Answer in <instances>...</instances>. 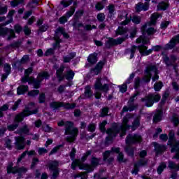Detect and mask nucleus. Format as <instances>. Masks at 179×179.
I'll use <instances>...</instances> for the list:
<instances>
[{
  "label": "nucleus",
  "mask_w": 179,
  "mask_h": 179,
  "mask_svg": "<svg viewBox=\"0 0 179 179\" xmlns=\"http://www.w3.org/2000/svg\"><path fill=\"white\" fill-rule=\"evenodd\" d=\"M23 31H24L25 36H30V34L31 33L30 28H29V26H27V25L24 27Z\"/></svg>",
  "instance_id": "obj_61"
},
{
  "label": "nucleus",
  "mask_w": 179,
  "mask_h": 179,
  "mask_svg": "<svg viewBox=\"0 0 179 179\" xmlns=\"http://www.w3.org/2000/svg\"><path fill=\"white\" fill-rule=\"evenodd\" d=\"M15 145L17 150H22L24 149V138L23 137H15Z\"/></svg>",
  "instance_id": "obj_23"
},
{
  "label": "nucleus",
  "mask_w": 179,
  "mask_h": 179,
  "mask_svg": "<svg viewBox=\"0 0 179 179\" xmlns=\"http://www.w3.org/2000/svg\"><path fill=\"white\" fill-rule=\"evenodd\" d=\"M37 109L34 110H30L29 108H26L22 113L17 115L15 118V123L9 124L7 126L6 131H13L15 129H17L19 127V122H22V121L24 119V117H29V115H31V114H36Z\"/></svg>",
  "instance_id": "obj_5"
},
{
  "label": "nucleus",
  "mask_w": 179,
  "mask_h": 179,
  "mask_svg": "<svg viewBox=\"0 0 179 179\" xmlns=\"http://www.w3.org/2000/svg\"><path fill=\"white\" fill-rule=\"evenodd\" d=\"M129 118H132V115L127 114L123 117V124L122 125L118 126V124H114L111 128L107 129L106 134L108 136L106 138L105 145L108 146V145L113 143V140L117 136V134H120L121 138L127 135V129H129L130 127L128 125Z\"/></svg>",
  "instance_id": "obj_2"
},
{
  "label": "nucleus",
  "mask_w": 179,
  "mask_h": 179,
  "mask_svg": "<svg viewBox=\"0 0 179 179\" xmlns=\"http://www.w3.org/2000/svg\"><path fill=\"white\" fill-rule=\"evenodd\" d=\"M128 29L124 27H119L116 34L117 36H125V37L122 38H118L117 39H114L113 38H110L106 42V48H111L113 45H118V44H122L123 41H125L127 38H128Z\"/></svg>",
  "instance_id": "obj_4"
},
{
  "label": "nucleus",
  "mask_w": 179,
  "mask_h": 179,
  "mask_svg": "<svg viewBox=\"0 0 179 179\" xmlns=\"http://www.w3.org/2000/svg\"><path fill=\"white\" fill-rule=\"evenodd\" d=\"M87 61L90 64H96V62H97V53L94 52L90 55L87 58Z\"/></svg>",
  "instance_id": "obj_32"
},
{
  "label": "nucleus",
  "mask_w": 179,
  "mask_h": 179,
  "mask_svg": "<svg viewBox=\"0 0 179 179\" xmlns=\"http://www.w3.org/2000/svg\"><path fill=\"white\" fill-rule=\"evenodd\" d=\"M96 19L101 23H103V22H104V20H106V15H104V13H99L96 15Z\"/></svg>",
  "instance_id": "obj_40"
},
{
  "label": "nucleus",
  "mask_w": 179,
  "mask_h": 179,
  "mask_svg": "<svg viewBox=\"0 0 179 179\" xmlns=\"http://www.w3.org/2000/svg\"><path fill=\"white\" fill-rule=\"evenodd\" d=\"M55 38L56 43H55L53 48L54 50H57V48H59V43H61L62 40L59 39V38L56 37L55 35Z\"/></svg>",
  "instance_id": "obj_54"
},
{
  "label": "nucleus",
  "mask_w": 179,
  "mask_h": 179,
  "mask_svg": "<svg viewBox=\"0 0 179 179\" xmlns=\"http://www.w3.org/2000/svg\"><path fill=\"white\" fill-rule=\"evenodd\" d=\"M62 36L64 37V38H69V35L65 32V29L62 27H59L56 29L55 35V37H57V38H59V36Z\"/></svg>",
  "instance_id": "obj_27"
},
{
  "label": "nucleus",
  "mask_w": 179,
  "mask_h": 179,
  "mask_svg": "<svg viewBox=\"0 0 179 179\" xmlns=\"http://www.w3.org/2000/svg\"><path fill=\"white\" fill-rule=\"evenodd\" d=\"M48 78H50V74H48V72L43 71L38 73V77L36 79L32 78L31 82H32L35 89H38L41 86V82H43L44 79H48Z\"/></svg>",
  "instance_id": "obj_12"
},
{
  "label": "nucleus",
  "mask_w": 179,
  "mask_h": 179,
  "mask_svg": "<svg viewBox=\"0 0 179 179\" xmlns=\"http://www.w3.org/2000/svg\"><path fill=\"white\" fill-rule=\"evenodd\" d=\"M160 16L162 15L157 13H155L151 15L150 21L149 22H147L145 24L143 25V27H141V31L143 36H145L146 33L147 34H148V36H150L151 34H155V33H156V30H155V28L150 27L148 29V26H153L156 24V20H157V19H159Z\"/></svg>",
  "instance_id": "obj_7"
},
{
  "label": "nucleus",
  "mask_w": 179,
  "mask_h": 179,
  "mask_svg": "<svg viewBox=\"0 0 179 179\" xmlns=\"http://www.w3.org/2000/svg\"><path fill=\"white\" fill-rule=\"evenodd\" d=\"M38 101L41 103H45V94L42 93L39 95Z\"/></svg>",
  "instance_id": "obj_62"
},
{
  "label": "nucleus",
  "mask_w": 179,
  "mask_h": 179,
  "mask_svg": "<svg viewBox=\"0 0 179 179\" xmlns=\"http://www.w3.org/2000/svg\"><path fill=\"white\" fill-rule=\"evenodd\" d=\"M87 128L90 132H94L96 131V124L91 123L88 125Z\"/></svg>",
  "instance_id": "obj_58"
},
{
  "label": "nucleus",
  "mask_w": 179,
  "mask_h": 179,
  "mask_svg": "<svg viewBox=\"0 0 179 179\" xmlns=\"http://www.w3.org/2000/svg\"><path fill=\"white\" fill-rule=\"evenodd\" d=\"M106 125H107V121L103 120L101 123L99 124V129L103 134L106 132Z\"/></svg>",
  "instance_id": "obj_44"
},
{
  "label": "nucleus",
  "mask_w": 179,
  "mask_h": 179,
  "mask_svg": "<svg viewBox=\"0 0 179 179\" xmlns=\"http://www.w3.org/2000/svg\"><path fill=\"white\" fill-rule=\"evenodd\" d=\"M113 152L118 153L117 160L120 162V163H125V159H124V154L120 152V148H112L111 151H106L103 153V160H108L109 163H111V162L114 160V158L110 157V155H111Z\"/></svg>",
  "instance_id": "obj_11"
},
{
  "label": "nucleus",
  "mask_w": 179,
  "mask_h": 179,
  "mask_svg": "<svg viewBox=\"0 0 179 179\" xmlns=\"http://www.w3.org/2000/svg\"><path fill=\"white\" fill-rule=\"evenodd\" d=\"M148 163V161L145 159H140L138 162L134 164V169L131 171L132 174H138L139 173V167L142 166H146V164Z\"/></svg>",
  "instance_id": "obj_22"
},
{
  "label": "nucleus",
  "mask_w": 179,
  "mask_h": 179,
  "mask_svg": "<svg viewBox=\"0 0 179 179\" xmlns=\"http://www.w3.org/2000/svg\"><path fill=\"white\" fill-rule=\"evenodd\" d=\"M136 43H143V45L138 46V50L141 55L146 56L149 55V54H152L153 50L160 51V50H173V48H175L177 45V43H179V34L171 40L169 43H166L164 47H162L161 45H156L154 46L152 49H149L148 50V47L145 45V44H148V43H149V40H148V38H145L144 36H140L138 38H137Z\"/></svg>",
  "instance_id": "obj_1"
},
{
  "label": "nucleus",
  "mask_w": 179,
  "mask_h": 179,
  "mask_svg": "<svg viewBox=\"0 0 179 179\" xmlns=\"http://www.w3.org/2000/svg\"><path fill=\"white\" fill-rule=\"evenodd\" d=\"M152 75L154 76L152 78V82H156V80H159V70H157V66H156L155 72H151Z\"/></svg>",
  "instance_id": "obj_41"
},
{
  "label": "nucleus",
  "mask_w": 179,
  "mask_h": 179,
  "mask_svg": "<svg viewBox=\"0 0 179 179\" xmlns=\"http://www.w3.org/2000/svg\"><path fill=\"white\" fill-rule=\"evenodd\" d=\"M128 51L130 52V59H132V58L135 55V52L136 51V47L132 46L131 49H129Z\"/></svg>",
  "instance_id": "obj_51"
},
{
  "label": "nucleus",
  "mask_w": 179,
  "mask_h": 179,
  "mask_svg": "<svg viewBox=\"0 0 179 179\" xmlns=\"http://www.w3.org/2000/svg\"><path fill=\"white\" fill-rule=\"evenodd\" d=\"M139 142H142V137L138 134H129L127 136L126 143L127 146L125 148V152H127L129 156H134V152H135L134 148L131 147L130 145L139 143Z\"/></svg>",
  "instance_id": "obj_6"
},
{
  "label": "nucleus",
  "mask_w": 179,
  "mask_h": 179,
  "mask_svg": "<svg viewBox=\"0 0 179 179\" xmlns=\"http://www.w3.org/2000/svg\"><path fill=\"white\" fill-rule=\"evenodd\" d=\"M108 10L109 12V14L108 15V17H113L114 15V12H115V7L113 4H110L108 6Z\"/></svg>",
  "instance_id": "obj_36"
},
{
  "label": "nucleus",
  "mask_w": 179,
  "mask_h": 179,
  "mask_svg": "<svg viewBox=\"0 0 179 179\" xmlns=\"http://www.w3.org/2000/svg\"><path fill=\"white\" fill-rule=\"evenodd\" d=\"M79 178H80L81 179H87V173L86 172H81L74 176L75 179Z\"/></svg>",
  "instance_id": "obj_39"
},
{
  "label": "nucleus",
  "mask_w": 179,
  "mask_h": 179,
  "mask_svg": "<svg viewBox=\"0 0 179 179\" xmlns=\"http://www.w3.org/2000/svg\"><path fill=\"white\" fill-rule=\"evenodd\" d=\"M146 2L143 3H138L136 6V12H141V10H148L149 9V2L150 0H145Z\"/></svg>",
  "instance_id": "obj_24"
},
{
  "label": "nucleus",
  "mask_w": 179,
  "mask_h": 179,
  "mask_svg": "<svg viewBox=\"0 0 179 179\" xmlns=\"http://www.w3.org/2000/svg\"><path fill=\"white\" fill-rule=\"evenodd\" d=\"M169 136V138L168 145H170L171 146V153L176 152V155L173 157V159H176L177 160H179V141H176V139L174 138L173 131H170Z\"/></svg>",
  "instance_id": "obj_10"
},
{
  "label": "nucleus",
  "mask_w": 179,
  "mask_h": 179,
  "mask_svg": "<svg viewBox=\"0 0 179 179\" xmlns=\"http://www.w3.org/2000/svg\"><path fill=\"white\" fill-rule=\"evenodd\" d=\"M172 122H173V124L175 127H178L179 124V120L178 117L173 116L172 118Z\"/></svg>",
  "instance_id": "obj_64"
},
{
  "label": "nucleus",
  "mask_w": 179,
  "mask_h": 179,
  "mask_svg": "<svg viewBox=\"0 0 179 179\" xmlns=\"http://www.w3.org/2000/svg\"><path fill=\"white\" fill-rule=\"evenodd\" d=\"M14 30L15 31V33H20L23 30V28L19 24H16L14 26Z\"/></svg>",
  "instance_id": "obj_63"
},
{
  "label": "nucleus",
  "mask_w": 179,
  "mask_h": 179,
  "mask_svg": "<svg viewBox=\"0 0 179 179\" xmlns=\"http://www.w3.org/2000/svg\"><path fill=\"white\" fill-rule=\"evenodd\" d=\"M38 153L40 155V156L43 155H45V153H48V150L44 148H39L38 149Z\"/></svg>",
  "instance_id": "obj_55"
},
{
  "label": "nucleus",
  "mask_w": 179,
  "mask_h": 179,
  "mask_svg": "<svg viewBox=\"0 0 179 179\" xmlns=\"http://www.w3.org/2000/svg\"><path fill=\"white\" fill-rule=\"evenodd\" d=\"M93 92H92V90L90 89V86H87L85 87V97H82V99H89V97H92Z\"/></svg>",
  "instance_id": "obj_35"
},
{
  "label": "nucleus",
  "mask_w": 179,
  "mask_h": 179,
  "mask_svg": "<svg viewBox=\"0 0 179 179\" xmlns=\"http://www.w3.org/2000/svg\"><path fill=\"white\" fill-rule=\"evenodd\" d=\"M140 121H141V117H139L135 119L131 126L132 131H135V129H136V128L139 127Z\"/></svg>",
  "instance_id": "obj_37"
},
{
  "label": "nucleus",
  "mask_w": 179,
  "mask_h": 179,
  "mask_svg": "<svg viewBox=\"0 0 179 179\" xmlns=\"http://www.w3.org/2000/svg\"><path fill=\"white\" fill-rule=\"evenodd\" d=\"M57 125L58 127H63L64 125L65 128V135H70V136L66 138V141L70 143L74 142L75 139H76V136H78V132H79V131L78 129L73 127V123L69 121H61L57 123Z\"/></svg>",
  "instance_id": "obj_3"
},
{
  "label": "nucleus",
  "mask_w": 179,
  "mask_h": 179,
  "mask_svg": "<svg viewBox=\"0 0 179 179\" xmlns=\"http://www.w3.org/2000/svg\"><path fill=\"white\" fill-rule=\"evenodd\" d=\"M108 114V108H103L101 110V117H106Z\"/></svg>",
  "instance_id": "obj_60"
},
{
  "label": "nucleus",
  "mask_w": 179,
  "mask_h": 179,
  "mask_svg": "<svg viewBox=\"0 0 179 179\" xmlns=\"http://www.w3.org/2000/svg\"><path fill=\"white\" fill-rule=\"evenodd\" d=\"M76 10V8L75 7H71V9L69 11H68L66 13V17H71V16H72L73 15V13H75V11Z\"/></svg>",
  "instance_id": "obj_49"
},
{
  "label": "nucleus",
  "mask_w": 179,
  "mask_h": 179,
  "mask_svg": "<svg viewBox=\"0 0 179 179\" xmlns=\"http://www.w3.org/2000/svg\"><path fill=\"white\" fill-rule=\"evenodd\" d=\"M166 167H167V165L166 164V163L162 162L157 168V171L158 174H162V173H163V171H164V169H166Z\"/></svg>",
  "instance_id": "obj_38"
},
{
  "label": "nucleus",
  "mask_w": 179,
  "mask_h": 179,
  "mask_svg": "<svg viewBox=\"0 0 179 179\" xmlns=\"http://www.w3.org/2000/svg\"><path fill=\"white\" fill-rule=\"evenodd\" d=\"M154 146L157 155H162V153H163V152H164L167 149L166 145H161L157 143H155Z\"/></svg>",
  "instance_id": "obj_25"
},
{
  "label": "nucleus",
  "mask_w": 179,
  "mask_h": 179,
  "mask_svg": "<svg viewBox=\"0 0 179 179\" xmlns=\"http://www.w3.org/2000/svg\"><path fill=\"white\" fill-rule=\"evenodd\" d=\"M29 90V86L27 85H20L17 88V94L18 95L24 94L26 92Z\"/></svg>",
  "instance_id": "obj_30"
},
{
  "label": "nucleus",
  "mask_w": 179,
  "mask_h": 179,
  "mask_svg": "<svg viewBox=\"0 0 179 179\" xmlns=\"http://www.w3.org/2000/svg\"><path fill=\"white\" fill-rule=\"evenodd\" d=\"M163 117V110H159L156 112L153 117V121L155 122H160V120H162Z\"/></svg>",
  "instance_id": "obj_29"
},
{
  "label": "nucleus",
  "mask_w": 179,
  "mask_h": 179,
  "mask_svg": "<svg viewBox=\"0 0 179 179\" xmlns=\"http://www.w3.org/2000/svg\"><path fill=\"white\" fill-rule=\"evenodd\" d=\"M61 107H64L67 110H72L76 107L75 103H65L64 102H52L50 103V108L52 110H58V108H61Z\"/></svg>",
  "instance_id": "obj_14"
},
{
  "label": "nucleus",
  "mask_w": 179,
  "mask_h": 179,
  "mask_svg": "<svg viewBox=\"0 0 179 179\" xmlns=\"http://www.w3.org/2000/svg\"><path fill=\"white\" fill-rule=\"evenodd\" d=\"M33 78H30V76L25 74V76L22 78V83H26L27 82H31Z\"/></svg>",
  "instance_id": "obj_53"
},
{
  "label": "nucleus",
  "mask_w": 179,
  "mask_h": 179,
  "mask_svg": "<svg viewBox=\"0 0 179 179\" xmlns=\"http://www.w3.org/2000/svg\"><path fill=\"white\" fill-rule=\"evenodd\" d=\"M0 36L1 37H7V40H12L16 37L15 31L13 29H9L6 27H0Z\"/></svg>",
  "instance_id": "obj_16"
},
{
  "label": "nucleus",
  "mask_w": 179,
  "mask_h": 179,
  "mask_svg": "<svg viewBox=\"0 0 179 179\" xmlns=\"http://www.w3.org/2000/svg\"><path fill=\"white\" fill-rule=\"evenodd\" d=\"M164 62L166 64V66H171V65H174L173 63L171 58L169 57L166 55H163Z\"/></svg>",
  "instance_id": "obj_34"
},
{
  "label": "nucleus",
  "mask_w": 179,
  "mask_h": 179,
  "mask_svg": "<svg viewBox=\"0 0 179 179\" xmlns=\"http://www.w3.org/2000/svg\"><path fill=\"white\" fill-rule=\"evenodd\" d=\"M131 19L133 23H135L136 24H139V23H141V17L139 16L134 15Z\"/></svg>",
  "instance_id": "obj_46"
},
{
  "label": "nucleus",
  "mask_w": 179,
  "mask_h": 179,
  "mask_svg": "<svg viewBox=\"0 0 179 179\" xmlns=\"http://www.w3.org/2000/svg\"><path fill=\"white\" fill-rule=\"evenodd\" d=\"M39 93H40V90H34L29 92L28 96H30L31 97H34V96H38Z\"/></svg>",
  "instance_id": "obj_50"
},
{
  "label": "nucleus",
  "mask_w": 179,
  "mask_h": 179,
  "mask_svg": "<svg viewBox=\"0 0 179 179\" xmlns=\"http://www.w3.org/2000/svg\"><path fill=\"white\" fill-rule=\"evenodd\" d=\"M7 173H13V174H16L17 173L19 177H22V176H24V174H26L27 173V169L22 167H12L11 166H8L7 168Z\"/></svg>",
  "instance_id": "obj_19"
},
{
  "label": "nucleus",
  "mask_w": 179,
  "mask_h": 179,
  "mask_svg": "<svg viewBox=\"0 0 179 179\" xmlns=\"http://www.w3.org/2000/svg\"><path fill=\"white\" fill-rule=\"evenodd\" d=\"M64 69L65 66H61L56 71V76L59 82H62L64 79L72 80L73 76H75V73L72 70H68L66 71L65 74H64Z\"/></svg>",
  "instance_id": "obj_8"
},
{
  "label": "nucleus",
  "mask_w": 179,
  "mask_h": 179,
  "mask_svg": "<svg viewBox=\"0 0 179 179\" xmlns=\"http://www.w3.org/2000/svg\"><path fill=\"white\" fill-rule=\"evenodd\" d=\"M76 156V149L73 148L71 152H70V158L73 162L71 164L72 170H75L78 166L80 169V166H82V161H80V159H75Z\"/></svg>",
  "instance_id": "obj_17"
},
{
  "label": "nucleus",
  "mask_w": 179,
  "mask_h": 179,
  "mask_svg": "<svg viewBox=\"0 0 179 179\" xmlns=\"http://www.w3.org/2000/svg\"><path fill=\"white\" fill-rule=\"evenodd\" d=\"M76 57V52H71L68 56H64L63 57V61L65 63L71 62V59H73Z\"/></svg>",
  "instance_id": "obj_33"
},
{
  "label": "nucleus",
  "mask_w": 179,
  "mask_h": 179,
  "mask_svg": "<svg viewBox=\"0 0 179 179\" xmlns=\"http://www.w3.org/2000/svg\"><path fill=\"white\" fill-rule=\"evenodd\" d=\"M157 8L160 10H166V9H167V3L164 2L159 3Z\"/></svg>",
  "instance_id": "obj_45"
},
{
  "label": "nucleus",
  "mask_w": 179,
  "mask_h": 179,
  "mask_svg": "<svg viewBox=\"0 0 179 179\" xmlns=\"http://www.w3.org/2000/svg\"><path fill=\"white\" fill-rule=\"evenodd\" d=\"M59 166V162L57 160L51 161L48 163L49 170H50V171H53L52 176V179L57 178L59 174V170H58Z\"/></svg>",
  "instance_id": "obj_15"
},
{
  "label": "nucleus",
  "mask_w": 179,
  "mask_h": 179,
  "mask_svg": "<svg viewBox=\"0 0 179 179\" xmlns=\"http://www.w3.org/2000/svg\"><path fill=\"white\" fill-rule=\"evenodd\" d=\"M162 87H163V83L162 82L156 83L154 85V89L155 92H160V90H162Z\"/></svg>",
  "instance_id": "obj_43"
},
{
  "label": "nucleus",
  "mask_w": 179,
  "mask_h": 179,
  "mask_svg": "<svg viewBox=\"0 0 179 179\" xmlns=\"http://www.w3.org/2000/svg\"><path fill=\"white\" fill-rule=\"evenodd\" d=\"M152 72H156V65H150L148 66L145 71V76L143 77L144 82L149 83L150 82V79H152Z\"/></svg>",
  "instance_id": "obj_20"
},
{
  "label": "nucleus",
  "mask_w": 179,
  "mask_h": 179,
  "mask_svg": "<svg viewBox=\"0 0 179 179\" xmlns=\"http://www.w3.org/2000/svg\"><path fill=\"white\" fill-rule=\"evenodd\" d=\"M169 96H170V94H169V92H166L163 96H162V99L161 101V104L163 106V104H164V103H166V101L167 100V98L169 97Z\"/></svg>",
  "instance_id": "obj_52"
},
{
  "label": "nucleus",
  "mask_w": 179,
  "mask_h": 179,
  "mask_svg": "<svg viewBox=\"0 0 179 179\" xmlns=\"http://www.w3.org/2000/svg\"><path fill=\"white\" fill-rule=\"evenodd\" d=\"M99 163H100V159L92 157L91 159V165L82 163L80 169L81 170H86V171L90 173V171H93V170H94V167H97V166H99Z\"/></svg>",
  "instance_id": "obj_13"
},
{
  "label": "nucleus",
  "mask_w": 179,
  "mask_h": 179,
  "mask_svg": "<svg viewBox=\"0 0 179 179\" xmlns=\"http://www.w3.org/2000/svg\"><path fill=\"white\" fill-rule=\"evenodd\" d=\"M15 10H12L9 11L7 17L8 18V20L6 21L5 22H3L1 26H6L7 24H9V23H12V20H13V19L12 18V16L15 15Z\"/></svg>",
  "instance_id": "obj_31"
},
{
  "label": "nucleus",
  "mask_w": 179,
  "mask_h": 179,
  "mask_svg": "<svg viewBox=\"0 0 179 179\" xmlns=\"http://www.w3.org/2000/svg\"><path fill=\"white\" fill-rule=\"evenodd\" d=\"M94 87L96 90H101V92H104L105 93H106V92H108V85L107 84L103 85V83H101V78L96 79Z\"/></svg>",
  "instance_id": "obj_21"
},
{
  "label": "nucleus",
  "mask_w": 179,
  "mask_h": 179,
  "mask_svg": "<svg viewBox=\"0 0 179 179\" xmlns=\"http://www.w3.org/2000/svg\"><path fill=\"white\" fill-rule=\"evenodd\" d=\"M61 148H62V145H59L56 147H55L50 152L49 156H51V155H55V153H57V152H58V150H59V149H61Z\"/></svg>",
  "instance_id": "obj_47"
},
{
  "label": "nucleus",
  "mask_w": 179,
  "mask_h": 179,
  "mask_svg": "<svg viewBox=\"0 0 179 179\" xmlns=\"http://www.w3.org/2000/svg\"><path fill=\"white\" fill-rule=\"evenodd\" d=\"M5 142L6 148H8V149H12V141L10 138H6Z\"/></svg>",
  "instance_id": "obj_56"
},
{
  "label": "nucleus",
  "mask_w": 179,
  "mask_h": 179,
  "mask_svg": "<svg viewBox=\"0 0 179 179\" xmlns=\"http://www.w3.org/2000/svg\"><path fill=\"white\" fill-rule=\"evenodd\" d=\"M139 96V92H136L134 94L129 100L128 101V107L124 106L121 115L124 114V113H127V111H134L135 110V106H134V101H135V98Z\"/></svg>",
  "instance_id": "obj_18"
},
{
  "label": "nucleus",
  "mask_w": 179,
  "mask_h": 179,
  "mask_svg": "<svg viewBox=\"0 0 179 179\" xmlns=\"http://www.w3.org/2000/svg\"><path fill=\"white\" fill-rule=\"evenodd\" d=\"M8 110H9V106L8 104H4L0 108V118L3 117V113H2V111H6Z\"/></svg>",
  "instance_id": "obj_42"
},
{
  "label": "nucleus",
  "mask_w": 179,
  "mask_h": 179,
  "mask_svg": "<svg viewBox=\"0 0 179 179\" xmlns=\"http://www.w3.org/2000/svg\"><path fill=\"white\" fill-rule=\"evenodd\" d=\"M12 69V68L10 67V66L9 65V64L6 63L4 64V72L6 73H10V70Z\"/></svg>",
  "instance_id": "obj_57"
},
{
  "label": "nucleus",
  "mask_w": 179,
  "mask_h": 179,
  "mask_svg": "<svg viewBox=\"0 0 179 179\" xmlns=\"http://www.w3.org/2000/svg\"><path fill=\"white\" fill-rule=\"evenodd\" d=\"M29 131L30 129L29 128V126L25 124L22 127L17 130V134H20V135H28Z\"/></svg>",
  "instance_id": "obj_28"
},
{
  "label": "nucleus",
  "mask_w": 179,
  "mask_h": 179,
  "mask_svg": "<svg viewBox=\"0 0 179 179\" xmlns=\"http://www.w3.org/2000/svg\"><path fill=\"white\" fill-rule=\"evenodd\" d=\"M23 2H24V0H14L10 2V5L15 8V6H17L19 3H23Z\"/></svg>",
  "instance_id": "obj_48"
},
{
  "label": "nucleus",
  "mask_w": 179,
  "mask_h": 179,
  "mask_svg": "<svg viewBox=\"0 0 179 179\" xmlns=\"http://www.w3.org/2000/svg\"><path fill=\"white\" fill-rule=\"evenodd\" d=\"M141 85V78L139 77H137L135 78L134 80V89H138L139 86Z\"/></svg>",
  "instance_id": "obj_59"
},
{
  "label": "nucleus",
  "mask_w": 179,
  "mask_h": 179,
  "mask_svg": "<svg viewBox=\"0 0 179 179\" xmlns=\"http://www.w3.org/2000/svg\"><path fill=\"white\" fill-rule=\"evenodd\" d=\"M162 96L157 92L150 93L148 96L141 99V101L145 103L146 107H152L155 103H159Z\"/></svg>",
  "instance_id": "obj_9"
},
{
  "label": "nucleus",
  "mask_w": 179,
  "mask_h": 179,
  "mask_svg": "<svg viewBox=\"0 0 179 179\" xmlns=\"http://www.w3.org/2000/svg\"><path fill=\"white\" fill-rule=\"evenodd\" d=\"M119 17L121 18L122 20L124 19V20L122 22V24H123V26L128 24V23L131 22V18L128 17V13H127L125 10L122 12V14L119 16Z\"/></svg>",
  "instance_id": "obj_26"
}]
</instances>
